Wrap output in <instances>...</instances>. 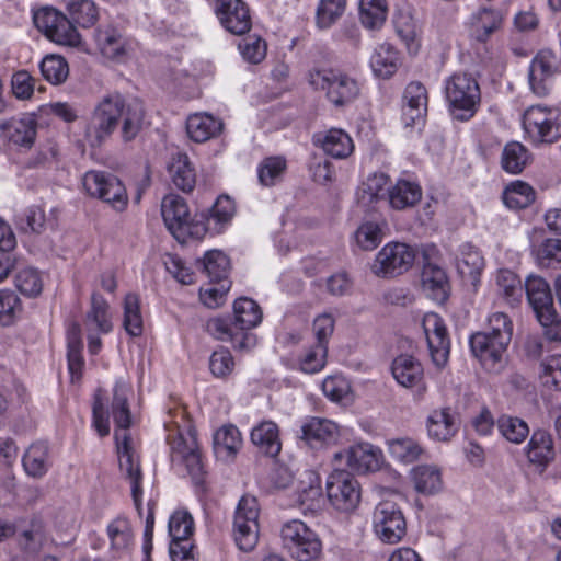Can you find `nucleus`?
I'll list each match as a JSON object with an SVG mask.
<instances>
[{
    "label": "nucleus",
    "mask_w": 561,
    "mask_h": 561,
    "mask_svg": "<svg viewBox=\"0 0 561 561\" xmlns=\"http://www.w3.org/2000/svg\"><path fill=\"white\" fill-rule=\"evenodd\" d=\"M380 226L374 221L363 222L354 232V242L363 251L375 250L382 241Z\"/></svg>",
    "instance_id": "obj_57"
},
{
    "label": "nucleus",
    "mask_w": 561,
    "mask_h": 561,
    "mask_svg": "<svg viewBox=\"0 0 561 561\" xmlns=\"http://www.w3.org/2000/svg\"><path fill=\"white\" fill-rule=\"evenodd\" d=\"M68 11L72 19V25L77 24L83 28L94 25L98 20V11L92 0H71Z\"/></svg>",
    "instance_id": "obj_56"
},
{
    "label": "nucleus",
    "mask_w": 561,
    "mask_h": 561,
    "mask_svg": "<svg viewBox=\"0 0 561 561\" xmlns=\"http://www.w3.org/2000/svg\"><path fill=\"white\" fill-rule=\"evenodd\" d=\"M411 479L416 492L431 495L442 489V473L435 466L422 465L411 470Z\"/></svg>",
    "instance_id": "obj_47"
},
{
    "label": "nucleus",
    "mask_w": 561,
    "mask_h": 561,
    "mask_svg": "<svg viewBox=\"0 0 561 561\" xmlns=\"http://www.w3.org/2000/svg\"><path fill=\"white\" fill-rule=\"evenodd\" d=\"M56 44L87 54H100L106 59L122 61L126 56V48L122 37H49Z\"/></svg>",
    "instance_id": "obj_17"
},
{
    "label": "nucleus",
    "mask_w": 561,
    "mask_h": 561,
    "mask_svg": "<svg viewBox=\"0 0 561 561\" xmlns=\"http://www.w3.org/2000/svg\"><path fill=\"white\" fill-rule=\"evenodd\" d=\"M286 170V160L283 157L265 158L257 168L259 181L264 186L274 185L282 179Z\"/></svg>",
    "instance_id": "obj_60"
},
{
    "label": "nucleus",
    "mask_w": 561,
    "mask_h": 561,
    "mask_svg": "<svg viewBox=\"0 0 561 561\" xmlns=\"http://www.w3.org/2000/svg\"><path fill=\"white\" fill-rule=\"evenodd\" d=\"M484 266V257L477 247L471 243H463L459 247L456 255V267L463 279L477 286Z\"/></svg>",
    "instance_id": "obj_26"
},
{
    "label": "nucleus",
    "mask_w": 561,
    "mask_h": 561,
    "mask_svg": "<svg viewBox=\"0 0 561 561\" xmlns=\"http://www.w3.org/2000/svg\"><path fill=\"white\" fill-rule=\"evenodd\" d=\"M199 262L202 271L208 277L209 283L230 280L228 278L230 260L222 251L209 250Z\"/></svg>",
    "instance_id": "obj_48"
},
{
    "label": "nucleus",
    "mask_w": 561,
    "mask_h": 561,
    "mask_svg": "<svg viewBox=\"0 0 561 561\" xmlns=\"http://www.w3.org/2000/svg\"><path fill=\"white\" fill-rule=\"evenodd\" d=\"M222 128V121L208 113L192 114L186 121L187 135L195 142H205L217 137Z\"/></svg>",
    "instance_id": "obj_31"
},
{
    "label": "nucleus",
    "mask_w": 561,
    "mask_h": 561,
    "mask_svg": "<svg viewBox=\"0 0 561 561\" xmlns=\"http://www.w3.org/2000/svg\"><path fill=\"white\" fill-rule=\"evenodd\" d=\"M106 531L110 540L111 558L116 559L127 554L134 539L128 519L123 517L115 518L107 525Z\"/></svg>",
    "instance_id": "obj_33"
},
{
    "label": "nucleus",
    "mask_w": 561,
    "mask_h": 561,
    "mask_svg": "<svg viewBox=\"0 0 561 561\" xmlns=\"http://www.w3.org/2000/svg\"><path fill=\"white\" fill-rule=\"evenodd\" d=\"M540 380L549 389L561 390V355H551L540 363Z\"/></svg>",
    "instance_id": "obj_62"
},
{
    "label": "nucleus",
    "mask_w": 561,
    "mask_h": 561,
    "mask_svg": "<svg viewBox=\"0 0 561 561\" xmlns=\"http://www.w3.org/2000/svg\"><path fill=\"white\" fill-rule=\"evenodd\" d=\"M216 15L232 35H245L252 25L250 10L242 0H217Z\"/></svg>",
    "instance_id": "obj_19"
},
{
    "label": "nucleus",
    "mask_w": 561,
    "mask_h": 561,
    "mask_svg": "<svg viewBox=\"0 0 561 561\" xmlns=\"http://www.w3.org/2000/svg\"><path fill=\"white\" fill-rule=\"evenodd\" d=\"M389 456L397 462L410 465L421 459L425 453L422 445L412 437L390 438L386 443Z\"/></svg>",
    "instance_id": "obj_40"
},
{
    "label": "nucleus",
    "mask_w": 561,
    "mask_h": 561,
    "mask_svg": "<svg viewBox=\"0 0 561 561\" xmlns=\"http://www.w3.org/2000/svg\"><path fill=\"white\" fill-rule=\"evenodd\" d=\"M308 82L314 89L325 91L328 100L335 106L353 102L360 92L355 78L334 69H312L309 71Z\"/></svg>",
    "instance_id": "obj_6"
},
{
    "label": "nucleus",
    "mask_w": 561,
    "mask_h": 561,
    "mask_svg": "<svg viewBox=\"0 0 561 561\" xmlns=\"http://www.w3.org/2000/svg\"><path fill=\"white\" fill-rule=\"evenodd\" d=\"M496 291L503 299L515 305L522 300L525 285L522 279L510 270H500L495 276Z\"/></svg>",
    "instance_id": "obj_49"
},
{
    "label": "nucleus",
    "mask_w": 561,
    "mask_h": 561,
    "mask_svg": "<svg viewBox=\"0 0 561 561\" xmlns=\"http://www.w3.org/2000/svg\"><path fill=\"white\" fill-rule=\"evenodd\" d=\"M336 468L357 474H367L381 469L385 457L380 447L369 442H358L333 455Z\"/></svg>",
    "instance_id": "obj_9"
},
{
    "label": "nucleus",
    "mask_w": 561,
    "mask_h": 561,
    "mask_svg": "<svg viewBox=\"0 0 561 561\" xmlns=\"http://www.w3.org/2000/svg\"><path fill=\"white\" fill-rule=\"evenodd\" d=\"M234 327L240 331L250 332L262 320L260 306L248 297L238 298L233 304Z\"/></svg>",
    "instance_id": "obj_46"
},
{
    "label": "nucleus",
    "mask_w": 561,
    "mask_h": 561,
    "mask_svg": "<svg viewBox=\"0 0 561 561\" xmlns=\"http://www.w3.org/2000/svg\"><path fill=\"white\" fill-rule=\"evenodd\" d=\"M33 22L43 35H70L71 31H75L72 22L53 7H43L34 11Z\"/></svg>",
    "instance_id": "obj_25"
},
{
    "label": "nucleus",
    "mask_w": 561,
    "mask_h": 561,
    "mask_svg": "<svg viewBox=\"0 0 561 561\" xmlns=\"http://www.w3.org/2000/svg\"><path fill=\"white\" fill-rule=\"evenodd\" d=\"M416 251L402 242H389L377 253L371 272L378 277H394L408 272L414 264Z\"/></svg>",
    "instance_id": "obj_12"
},
{
    "label": "nucleus",
    "mask_w": 561,
    "mask_h": 561,
    "mask_svg": "<svg viewBox=\"0 0 561 561\" xmlns=\"http://www.w3.org/2000/svg\"><path fill=\"white\" fill-rule=\"evenodd\" d=\"M22 312V304L15 293L0 289V324H12Z\"/></svg>",
    "instance_id": "obj_63"
},
{
    "label": "nucleus",
    "mask_w": 561,
    "mask_h": 561,
    "mask_svg": "<svg viewBox=\"0 0 561 561\" xmlns=\"http://www.w3.org/2000/svg\"><path fill=\"white\" fill-rule=\"evenodd\" d=\"M169 173L178 188L183 192H190L194 188L196 175L186 153L178 152L172 157Z\"/></svg>",
    "instance_id": "obj_44"
},
{
    "label": "nucleus",
    "mask_w": 561,
    "mask_h": 561,
    "mask_svg": "<svg viewBox=\"0 0 561 561\" xmlns=\"http://www.w3.org/2000/svg\"><path fill=\"white\" fill-rule=\"evenodd\" d=\"M537 260L547 268H561V239H547L537 250Z\"/></svg>",
    "instance_id": "obj_64"
},
{
    "label": "nucleus",
    "mask_w": 561,
    "mask_h": 561,
    "mask_svg": "<svg viewBox=\"0 0 561 561\" xmlns=\"http://www.w3.org/2000/svg\"><path fill=\"white\" fill-rule=\"evenodd\" d=\"M328 345L316 343L308 348L299 360L301 371L306 374H316L322 370L327 363Z\"/></svg>",
    "instance_id": "obj_61"
},
{
    "label": "nucleus",
    "mask_w": 561,
    "mask_h": 561,
    "mask_svg": "<svg viewBox=\"0 0 561 561\" xmlns=\"http://www.w3.org/2000/svg\"><path fill=\"white\" fill-rule=\"evenodd\" d=\"M144 117L145 108L139 100H126L117 92L106 94L99 100L91 113L85 138L90 146L99 147L121 125L123 139L130 141L140 131Z\"/></svg>",
    "instance_id": "obj_2"
},
{
    "label": "nucleus",
    "mask_w": 561,
    "mask_h": 561,
    "mask_svg": "<svg viewBox=\"0 0 561 561\" xmlns=\"http://www.w3.org/2000/svg\"><path fill=\"white\" fill-rule=\"evenodd\" d=\"M283 548L297 561H312L322 551V543L309 526L299 519L285 523L280 530Z\"/></svg>",
    "instance_id": "obj_8"
},
{
    "label": "nucleus",
    "mask_w": 561,
    "mask_h": 561,
    "mask_svg": "<svg viewBox=\"0 0 561 561\" xmlns=\"http://www.w3.org/2000/svg\"><path fill=\"white\" fill-rule=\"evenodd\" d=\"M558 70V59L550 49L540 50L529 67V84L538 96H545L551 89V79Z\"/></svg>",
    "instance_id": "obj_21"
},
{
    "label": "nucleus",
    "mask_w": 561,
    "mask_h": 561,
    "mask_svg": "<svg viewBox=\"0 0 561 561\" xmlns=\"http://www.w3.org/2000/svg\"><path fill=\"white\" fill-rule=\"evenodd\" d=\"M242 446V436L237 426L224 425L214 434V450L218 458H232Z\"/></svg>",
    "instance_id": "obj_41"
},
{
    "label": "nucleus",
    "mask_w": 561,
    "mask_h": 561,
    "mask_svg": "<svg viewBox=\"0 0 561 561\" xmlns=\"http://www.w3.org/2000/svg\"><path fill=\"white\" fill-rule=\"evenodd\" d=\"M422 197L421 186L405 179H400L388 188L389 205L398 210L414 206Z\"/></svg>",
    "instance_id": "obj_38"
},
{
    "label": "nucleus",
    "mask_w": 561,
    "mask_h": 561,
    "mask_svg": "<svg viewBox=\"0 0 561 561\" xmlns=\"http://www.w3.org/2000/svg\"><path fill=\"white\" fill-rule=\"evenodd\" d=\"M359 21L370 32H378L385 24L388 15L386 0H359Z\"/></svg>",
    "instance_id": "obj_42"
},
{
    "label": "nucleus",
    "mask_w": 561,
    "mask_h": 561,
    "mask_svg": "<svg viewBox=\"0 0 561 561\" xmlns=\"http://www.w3.org/2000/svg\"><path fill=\"white\" fill-rule=\"evenodd\" d=\"M346 0H320L316 11V23L320 31H328L343 15Z\"/></svg>",
    "instance_id": "obj_53"
},
{
    "label": "nucleus",
    "mask_w": 561,
    "mask_h": 561,
    "mask_svg": "<svg viewBox=\"0 0 561 561\" xmlns=\"http://www.w3.org/2000/svg\"><path fill=\"white\" fill-rule=\"evenodd\" d=\"M522 125L533 142H553L561 137V110L531 105L524 111Z\"/></svg>",
    "instance_id": "obj_7"
},
{
    "label": "nucleus",
    "mask_w": 561,
    "mask_h": 561,
    "mask_svg": "<svg viewBox=\"0 0 561 561\" xmlns=\"http://www.w3.org/2000/svg\"><path fill=\"white\" fill-rule=\"evenodd\" d=\"M168 440L172 465L183 466L193 479H201L203 465L195 434L191 430H178L175 434H169Z\"/></svg>",
    "instance_id": "obj_15"
},
{
    "label": "nucleus",
    "mask_w": 561,
    "mask_h": 561,
    "mask_svg": "<svg viewBox=\"0 0 561 561\" xmlns=\"http://www.w3.org/2000/svg\"><path fill=\"white\" fill-rule=\"evenodd\" d=\"M369 65L375 77L388 80L400 68L401 56L392 45L383 43L375 48Z\"/></svg>",
    "instance_id": "obj_29"
},
{
    "label": "nucleus",
    "mask_w": 561,
    "mask_h": 561,
    "mask_svg": "<svg viewBox=\"0 0 561 561\" xmlns=\"http://www.w3.org/2000/svg\"><path fill=\"white\" fill-rule=\"evenodd\" d=\"M502 437L513 444L523 443L529 435V426L523 419L512 415H501L496 422Z\"/></svg>",
    "instance_id": "obj_54"
},
{
    "label": "nucleus",
    "mask_w": 561,
    "mask_h": 561,
    "mask_svg": "<svg viewBox=\"0 0 561 561\" xmlns=\"http://www.w3.org/2000/svg\"><path fill=\"white\" fill-rule=\"evenodd\" d=\"M39 68L43 77L51 84L62 83L69 75L68 64L59 55L46 56L42 60Z\"/></svg>",
    "instance_id": "obj_58"
},
{
    "label": "nucleus",
    "mask_w": 561,
    "mask_h": 561,
    "mask_svg": "<svg viewBox=\"0 0 561 561\" xmlns=\"http://www.w3.org/2000/svg\"><path fill=\"white\" fill-rule=\"evenodd\" d=\"M38 122L34 114L26 113L0 121V139L9 148L30 150L36 140Z\"/></svg>",
    "instance_id": "obj_16"
},
{
    "label": "nucleus",
    "mask_w": 561,
    "mask_h": 561,
    "mask_svg": "<svg viewBox=\"0 0 561 561\" xmlns=\"http://www.w3.org/2000/svg\"><path fill=\"white\" fill-rule=\"evenodd\" d=\"M526 456L531 463L547 467L556 457L552 436L543 430L535 431L526 446Z\"/></svg>",
    "instance_id": "obj_34"
},
{
    "label": "nucleus",
    "mask_w": 561,
    "mask_h": 561,
    "mask_svg": "<svg viewBox=\"0 0 561 561\" xmlns=\"http://www.w3.org/2000/svg\"><path fill=\"white\" fill-rule=\"evenodd\" d=\"M512 335L513 323L510 317L504 312H493L488 318L485 331L471 335L470 348L486 370L499 373Z\"/></svg>",
    "instance_id": "obj_3"
},
{
    "label": "nucleus",
    "mask_w": 561,
    "mask_h": 561,
    "mask_svg": "<svg viewBox=\"0 0 561 561\" xmlns=\"http://www.w3.org/2000/svg\"><path fill=\"white\" fill-rule=\"evenodd\" d=\"M528 159L527 149L520 142L512 141L503 149L501 164L506 172L517 174L526 167Z\"/></svg>",
    "instance_id": "obj_55"
},
{
    "label": "nucleus",
    "mask_w": 561,
    "mask_h": 561,
    "mask_svg": "<svg viewBox=\"0 0 561 561\" xmlns=\"http://www.w3.org/2000/svg\"><path fill=\"white\" fill-rule=\"evenodd\" d=\"M422 289L436 302H444L449 296L450 285L447 274L440 266L426 262L422 271Z\"/></svg>",
    "instance_id": "obj_27"
},
{
    "label": "nucleus",
    "mask_w": 561,
    "mask_h": 561,
    "mask_svg": "<svg viewBox=\"0 0 561 561\" xmlns=\"http://www.w3.org/2000/svg\"><path fill=\"white\" fill-rule=\"evenodd\" d=\"M504 22L502 12L491 7H480L468 19V26L472 33L490 35L500 32Z\"/></svg>",
    "instance_id": "obj_39"
},
{
    "label": "nucleus",
    "mask_w": 561,
    "mask_h": 561,
    "mask_svg": "<svg viewBox=\"0 0 561 561\" xmlns=\"http://www.w3.org/2000/svg\"><path fill=\"white\" fill-rule=\"evenodd\" d=\"M207 332L216 340L230 342L236 350L250 351L256 345V336L251 332L240 331L234 321L228 318L215 317L206 323Z\"/></svg>",
    "instance_id": "obj_22"
},
{
    "label": "nucleus",
    "mask_w": 561,
    "mask_h": 561,
    "mask_svg": "<svg viewBox=\"0 0 561 561\" xmlns=\"http://www.w3.org/2000/svg\"><path fill=\"white\" fill-rule=\"evenodd\" d=\"M430 356L433 364L442 368L449 357L450 341L444 320L435 312H427L422 320Z\"/></svg>",
    "instance_id": "obj_18"
},
{
    "label": "nucleus",
    "mask_w": 561,
    "mask_h": 561,
    "mask_svg": "<svg viewBox=\"0 0 561 561\" xmlns=\"http://www.w3.org/2000/svg\"><path fill=\"white\" fill-rule=\"evenodd\" d=\"M389 176L382 172H376L363 182L357 192V198L364 206H370L381 198H388Z\"/></svg>",
    "instance_id": "obj_45"
},
{
    "label": "nucleus",
    "mask_w": 561,
    "mask_h": 561,
    "mask_svg": "<svg viewBox=\"0 0 561 561\" xmlns=\"http://www.w3.org/2000/svg\"><path fill=\"white\" fill-rule=\"evenodd\" d=\"M535 201L533 187L522 181H514L503 192V202L511 209H523Z\"/></svg>",
    "instance_id": "obj_52"
},
{
    "label": "nucleus",
    "mask_w": 561,
    "mask_h": 561,
    "mask_svg": "<svg viewBox=\"0 0 561 561\" xmlns=\"http://www.w3.org/2000/svg\"><path fill=\"white\" fill-rule=\"evenodd\" d=\"M318 144L325 154L334 159H346L354 151L352 137L341 128H331L316 137Z\"/></svg>",
    "instance_id": "obj_30"
},
{
    "label": "nucleus",
    "mask_w": 561,
    "mask_h": 561,
    "mask_svg": "<svg viewBox=\"0 0 561 561\" xmlns=\"http://www.w3.org/2000/svg\"><path fill=\"white\" fill-rule=\"evenodd\" d=\"M252 443L267 456L275 457L282 449L278 425L273 421H262L251 431Z\"/></svg>",
    "instance_id": "obj_36"
},
{
    "label": "nucleus",
    "mask_w": 561,
    "mask_h": 561,
    "mask_svg": "<svg viewBox=\"0 0 561 561\" xmlns=\"http://www.w3.org/2000/svg\"><path fill=\"white\" fill-rule=\"evenodd\" d=\"M22 463L27 476L33 478L44 477L50 466L49 448L45 442H35L25 450Z\"/></svg>",
    "instance_id": "obj_37"
},
{
    "label": "nucleus",
    "mask_w": 561,
    "mask_h": 561,
    "mask_svg": "<svg viewBox=\"0 0 561 561\" xmlns=\"http://www.w3.org/2000/svg\"><path fill=\"white\" fill-rule=\"evenodd\" d=\"M300 428V438L314 449L335 444L341 435L339 425L324 417H307Z\"/></svg>",
    "instance_id": "obj_20"
},
{
    "label": "nucleus",
    "mask_w": 561,
    "mask_h": 561,
    "mask_svg": "<svg viewBox=\"0 0 561 561\" xmlns=\"http://www.w3.org/2000/svg\"><path fill=\"white\" fill-rule=\"evenodd\" d=\"M444 94L450 114L461 122L472 118L481 104L479 83L467 72H455L446 78Z\"/></svg>",
    "instance_id": "obj_4"
},
{
    "label": "nucleus",
    "mask_w": 561,
    "mask_h": 561,
    "mask_svg": "<svg viewBox=\"0 0 561 561\" xmlns=\"http://www.w3.org/2000/svg\"><path fill=\"white\" fill-rule=\"evenodd\" d=\"M327 493L331 505L340 512H353L360 502L359 482L344 469L335 468L329 474Z\"/></svg>",
    "instance_id": "obj_14"
},
{
    "label": "nucleus",
    "mask_w": 561,
    "mask_h": 561,
    "mask_svg": "<svg viewBox=\"0 0 561 561\" xmlns=\"http://www.w3.org/2000/svg\"><path fill=\"white\" fill-rule=\"evenodd\" d=\"M394 380L404 388L421 387L424 379V370L421 362L412 355L397 356L391 365Z\"/></svg>",
    "instance_id": "obj_28"
},
{
    "label": "nucleus",
    "mask_w": 561,
    "mask_h": 561,
    "mask_svg": "<svg viewBox=\"0 0 561 561\" xmlns=\"http://www.w3.org/2000/svg\"><path fill=\"white\" fill-rule=\"evenodd\" d=\"M82 184L89 195L102 199L118 211L127 206L126 188L121 180L111 173L88 171L83 175Z\"/></svg>",
    "instance_id": "obj_13"
},
{
    "label": "nucleus",
    "mask_w": 561,
    "mask_h": 561,
    "mask_svg": "<svg viewBox=\"0 0 561 561\" xmlns=\"http://www.w3.org/2000/svg\"><path fill=\"white\" fill-rule=\"evenodd\" d=\"M373 531L383 543H399L407 535V522L401 508L392 501L379 502L373 512Z\"/></svg>",
    "instance_id": "obj_11"
},
{
    "label": "nucleus",
    "mask_w": 561,
    "mask_h": 561,
    "mask_svg": "<svg viewBox=\"0 0 561 561\" xmlns=\"http://www.w3.org/2000/svg\"><path fill=\"white\" fill-rule=\"evenodd\" d=\"M306 481L298 488V501L305 510L316 511L322 503V489L320 479L313 471L305 472Z\"/></svg>",
    "instance_id": "obj_51"
},
{
    "label": "nucleus",
    "mask_w": 561,
    "mask_h": 561,
    "mask_svg": "<svg viewBox=\"0 0 561 561\" xmlns=\"http://www.w3.org/2000/svg\"><path fill=\"white\" fill-rule=\"evenodd\" d=\"M234 213V202L228 196H220L208 213L201 214L199 217L204 221L207 232L217 234L231 221Z\"/></svg>",
    "instance_id": "obj_35"
},
{
    "label": "nucleus",
    "mask_w": 561,
    "mask_h": 561,
    "mask_svg": "<svg viewBox=\"0 0 561 561\" xmlns=\"http://www.w3.org/2000/svg\"><path fill=\"white\" fill-rule=\"evenodd\" d=\"M425 424L428 437L435 442H449L459 428L457 413L450 407L432 410Z\"/></svg>",
    "instance_id": "obj_24"
},
{
    "label": "nucleus",
    "mask_w": 561,
    "mask_h": 561,
    "mask_svg": "<svg viewBox=\"0 0 561 561\" xmlns=\"http://www.w3.org/2000/svg\"><path fill=\"white\" fill-rule=\"evenodd\" d=\"M84 324L88 332L108 333L112 330L108 304L100 294H92L91 308L87 313Z\"/></svg>",
    "instance_id": "obj_43"
},
{
    "label": "nucleus",
    "mask_w": 561,
    "mask_h": 561,
    "mask_svg": "<svg viewBox=\"0 0 561 561\" xmlns=\"http://www.w3.org/2000/svg\"><path fill=\"white\" fill-rule=\"evenodd\" d=\"M427 103L426 88L420 82H410L403 93L402 121L405 126L419 125L424 122Z\"/></svg>",
    "instance_id": "obj_23"
},
{
    "label": "nucleus",
    "mask_w": 561,
    "mask_h": 561,
    "mask_svg": "<svg viewBox=\"0 0 561 561\" xmlns=\"http://www.w3.org/2000/svg\"><path fill=\"white\" fill-rule=\"evenodd\" d=\"M130 393V386L124 380H117L113 389L110 411L104 408L99 394H95L92 408V424L100 436H106L110 433V414L112 415L116 426L114 436L119 469L130 481L134 503L138 513L141 514V471L139 461L135 457L128 433V428L131 425V414L128 404Z\"/></svg>",
    "instance_id": "obj_1"
},
{
    "label": "nucleus",
    "mask_w": 561,
    "mask_h": 561,
    "mask_svg": "<svg viewBox=\"0 0 561 561\" xmlns=\"http://www.w3.org/2000/svg\"><path fill=\"white\" fill-rule=\"evenodd\" d=\"M260 508L255 497L242 496L238 503L233 519V538L242 551H251L259 541Z\"/></svg>",
    "instance_id": "obj_10"
},
{
    "label": "nucleus",
    "mask_w": 561,
    "mask_h": 561,
    "mask_svg": "<svg viewBox=\"0 0 561 561\" xmlns=\"http://www.w3.org/2000/svg\"><path fill=\"white\" fill-rule=\"evenodd\" d=\"M123 325L131 336H139L144 331V319L139 296L129 293L123 301Z\"/></svg>",
    "instance_id": "obj_50"
},
{
    "label": "nucleus",
    "mask_w": 561,
    "mask_h": 561,
    "mask_svg": "<svg viewBox=\"0 0 561 561\" xmlns=\"http://www.w3.org/2000/svg\"><path fill=\"white\" fill-rule=\"evenodd\" d=\"M525 291L536 317L554 309L550 286L542 277L528 276L525 280Z\"/></svg>",
    "instance_id": "obj_32"
},
{
    "label": "nucleus",
    "mask_w": 561,
    "mask_h": 561,
    "mask_svg": "<svg viewBox=\"0 0 561 561\" xmlns=\"http://www.w3.org/2000/svg\"><path fill=\"white\" fill-rule=\"evenodd\" d=\"M161 214L168 230L181 243L207 233L204 221L198 215L191 217L187 204L179 195L170 194L162 199Z\"/></svg>",
    "instance_id": "obj_5"
},
{
    "label": "nucleus",
    "mask_w": 561,
    "mask_h": 561,
    "mask_svg": "<svg viewBox=\"0 0 561 561\" xmlns=\"http://www.w3.org/2000/svg\"><path fill=\"white\" fill-rule=\"evenodd\" d=\"M14 284L18 290L27 297H36L43 289L41 274L33 267L20 270L14 277Z\"/></svg>",
    "instance_id": "obj_59"
}]
</instances>
